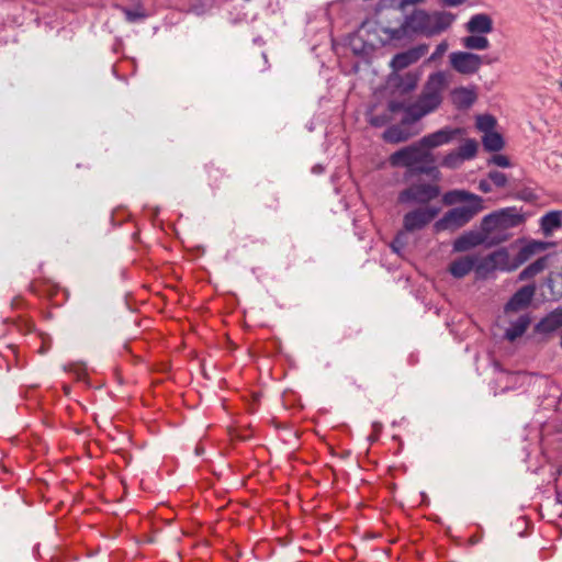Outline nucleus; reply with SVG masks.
I'll return each mask as SVG.
<instances>
[{"instance_id": "cd10ccee", "label": "nucleus", "mask_w": 562, "mask_h": 562, "mask_svg": "<svg viewBox=\"0 0 562 562\" xmlns=\"http://www.w3.org/2000/svg\"><path fill=\"white\" fill-rule=\"evenodd\" d=\"M397 113L398 112H391L390 104H389L387 109L382 114H370L369 123L372 126L381 127L383 125H386L389 122L395 120L394 115Z\"/></svg>"}, {"instance_id": "0eeeda50", "label": "nucleus", "mask_w": 562, "mask_h": 562, "mask_svg": "<svg viewBox=\"0 0 562 562\" xmlns=\"http://www.w3.org/2000/svg\"><path fill=\"white\" fill-rule=\"evenodd\" d=\"M440 195V188L430 182L418 181L409 184L398 193L397 201L404 205L429 206Z\"/></svg>"}, {"instance_id": "4468645a", "label": "nucleus", "mask_w": 562, "mask_h": 562, "mask_svg": "<svg viewBox=\"0 0 562 562\" xmlns=\"http://www.w3.org/2000/svg\"><path fill=\"white\" fill-rule=\"evenodd\" d=\"M465 27L471 34H488L493 31V20L485 13H477L470 18Z\"/></svg>"}, {"instance_id": "6e6552de", "label": "nucleus", "mask_w": 562, "mask_h": 562, "mask_svg": "<svg viewBox=\"0 0 562 562\" xmlns=\"http://www.w3.org/2000/svg\"><path fill=\"white\" fill-rule=\"evenodd\" d=\"M431 160V154L420 144V139L396 150L390 156V164L393 167L415 168Z\"/></svg>"}, {"instance_id": "c756f323", "label": "nucleus", "mask_w": 562, "mask_h": 562, "mask_svg": "<svg viewBox=\"0 0 562 562\" xmlns=\"http://www.w3.org/2000/svg\"><path fill=\"white\" fill-rule=\"evenodd\" d=\"M488 179L498 188H503L507 183L506 175L496 170L488 172Z\"/></svg>"}, {"instance_id": "c85d7f7f", "label": "nucleus", "mask_w": 562, "mask_h": 562, "mask_svg": "<svg viewBox=\"0 0 562 562\" xmlns=\"http://www.w3.org/2000/svg\"><path fill=\"white\" fill-rule=\"evenodd\" d=\"M496 125V120L494 116L490 114L479 115L476 117V127L479 131L484 134L494 132V127Z\"/></svg>"}, {"instance_id": "393cba45", "label": "nucleus", "mask_w": 562, "mask_h": 562, "mask_svg": "<svg viewBox=\"0 0 562 562\" xmlns=\"http://www.w3.org/2000/svg\"><path fill=\"white\" fill-rule=\"evenodd\" d=\"M483 146L488 151H498L504 146L502 136L496 132L486 133L482 137Z\"/></svg>"}, {"instance_id": "ddd939ff", "label": "nucleus", "mask_w": 562, "mask_h": 562, "mask_svg": "<svg viewBox=\"0 0 562 562\" xmlns=\"http://www.w3.org/2000/svg\"><path fill=\"white\" fill-rule=\"evenodd\" d=\"M427 50L426 45H419L415 48L396 54L391 60V67L394 70H402L416 63Z\"/></svg>"}, {"instance_id": "b1692460", "label": "nucleus", "mask_w": 562, "mask_h": 562, "mask_svg": "<svg viewBox=\"0 0 562 562\" xmlns=\"http://www.w3.org/2000/svg\"><path fill=\"white\" fill-rule=\"evenodd\" d=\"M547 267V257H542L526 267L519 274L520 280L533 278Z\"/></svg>"}, {"instance_id": "39448f33", "label": "nucleus", "mask_w": 562, "mask_h": 562, "mask_svg": "<svg viewBox=\"0 0 562 562\" xmlns=\"http://www.w3.org/2000/svg\"><path fill=\"white\" fill-rule=\"evenodd\" d=\"M527 215L521 209L508 206L485 215L482 220V231L491 235L496 231L515 228L524 224Z\"/></svg>"}, {"instance_id": "412c9836", "label": "nucleus", "mask_w": 562, "mask_h": 562, "mask_svg": "<svg viewBox=\"0 0 562 562\" xmlns=\"http://www.w3.org/2000/svg\"><path fill=\"white\" fill-rule=\"evenodd\" d=\"M562 225V213L551 211L544 214L540 220V227L546 235L551 234L554 229Z\"/></svg>"}, {"instance_id": "e433bc0d", "label": "nucleus", "mask_w": 562, "mask_h": 562, "mask_svg": "<svg viewBox=\"0 0 562 562\" xmlns=\"http://www.w3.org/2000/svg\"><path fill=\"white\" fill-rule=\"evenodd\" d=\"M479 189L484 193L491 192L492 190L491 184L485 180L480 181Z\"/></svg>"}, {"instance_id": "f3484780", "label": "nucleus", "mask_w": 562, "mask_h": 562, "mask_svg": "<svg viewBox=\"0 0 562 562\" xmlns=\"http://www.w3.org/2000/svg\"><path fill=\"white\" fill-rule=\"evenodd\" d=\"M531 323L529 314H522L517 319L509 323L508 328L505 331V338L509 341H515L521 337Z\"/></svg>"}, {"instance_id": "6ab92c4d", "label": "nucleus", "mask_w": 562, "mask_h": 562, "mask_svg": "<svg viewBox=\"0 0 562 562\" xmlns=\"http://www.w3.org/2000/svg\"><path fill=\"white\" fill-rule=\"evenodd\" d=\"M451 98L456 106L467 109L475 102L476 93L473 89L460 87L451 92Z\"/></svg>"}, {"instance_id": "423d86ee", "label": "nucleus", "mask_w": 562, "mask_h": 562, "mask_svg": "<svg viewBox=\"0 0 562 562\" xmlns=\"http://www.w3.org/2000/svg\"><path fill=\"white\" fill-rule=\"evenodd\" d=\"M383 44L384 41L378 36L376 26L363 25L349 37L348 48L355 56L367 61Z\"/></svg>"}, {"instance_id": "9d476101", "label": "nucleus", "mask_w": 562, "mask_h": 562, "mask_svg": "<svg viewBox=\"0 0 562 562\" xmlns=\"http://www.w3.org/2000/svg\"><path fill=\"white\" fill-rule=\"evenodd\" d=\"M451 67L459 74L473 75L482 65L481 56L470 52H453L449 55Z\"/></svg>"}, {"instance_id": "58836bf2", "label": "nucleus", "mask_w": 562, "mask_h": 562, "mask_svg": "<svg viewBox=\"0 0 562 562\" xmlns=\"http://www.w3.org/2000/svg\"><path fill=\"white\" fill-rule=\"evenodd\" d=\"M48 348H49V346H48V345L46 346V340H45V339H43V346H42V348L40 349V352L44 353V352H46V350H47Z\"/></svg>"}, {"instance_id": "4be33fe9", "label": "nucleus", "mask_w": 562, "mask_h": 562, "mask_svg": "<svg viewBox=\"0 0 562 562\" xmlns=\"http://www.w3.org/2000/svg\"><path fill=\"white\" fill-rule=\"evenodd\" d=\"M485 34H471L462 38V45L467 49L484 50L490 47V42Z\"/></svg>"}, {"instance_id": "f704fd0d", "label": "nucleus", "mask_w": 562, "mask_h": 562, "mask_svg": "<svg viewBox=\"0 0 562 562\" xmlns=\"http://www.w3.org/2000/svg\"><path fill=\"white\" fill-rule=\"evenodd\" d=\"M426 0H401L398 3V9L405 11L409 5H416L424 3Z\"/></svg>"}, {"instance_id": "bb28decb", "label": "nucleus", "mask_w": 562, "mask_h": 562, "mask_svg": "<svg viewBox=\"0 0 562 562\" xmlns=\"http://www.w3.org/2000/svg\"><path fill=\"white\" fill-rule=\"evenodd\" d=\"M479 244L477 237L474 234H464L453 241V250L465 251Z\"/></svg>"}, {"instance_id": "aec40b11", "label": "nucleus", "mask_w": 562, "mask_h": 562, "mask_svg": "<svg viewBox=\"0 0 562 562\" xmlns=\"http://www.w3.org/2000/svg\"><path fill=\"white\" fill-rule=\"evenodd\" d=\"M404 126L405 125L401 122V125H392L387 127L383 133V139L393 144L407 140L411 136H413V134L407 132Z\"/></svg>"}, {"instance_id": "f257e3e1", "label": "nucleus", "mask_w": 562, "mask_h": 562, "mask_svg": "<svg viewBox=\"0 0 562 562\" xmlns=\"http://www.w3.org/2000/svg\"><path fill=\"white\" fill-rule=\"evenodd\" d=\"M449 82V72L441 70L432 72L428 76L423 92L414 103L405 104L400 101H391L390 111L402 112L400 121L404 125L414 124L440 106L442 94L448 88Z\"/></svg>"}, {"instance_id": "2f4dec72", "label": "nucleus", "mask_w": 562, "mask_h": 562, "mask_svg": "<svg viewBox=\"0 0 562 562\" xmlns=\"http://www.w3.org/2000/svg\"><path fill=\"white\" fill-rule=\"evenodd\" d=\"M448 49V43L446 41H442L439 43L430 57L428 58V61H435L436 59L440 58Z\"/></svg>"}, {"instance_id": "7ed1b4c3", "label": "nucleus", "mask_w": 562, "mask_h": 562, "mask_svg": "<svg viewBox=\"0 0 562 562\" xmlns=\"http://www.w3.org/2000/svg\"><path fill=\"white\" fill-rule=\"evenodd\" d=\"M454 20L456 15L448 11L428 12L424 9H415L404 16L401 27L405 34L432 37L447 31Z\"/></svg>"}, {"instance_id": "473e14b6", "label": "nucleus", "mask_w": 562, "mask_h": 562, "mask_svg": "<svg viewBox=\"0 0 562 562\" xmlns=\"http://www.w3.org/2000/svg\"><path fill=\"white\" fill-rule=\"evenodd\" d=\"M491 162L502 168H507L510 166L509 159L505 155L501 154L493 156Z\"/></svg>"}, {"instance_id": "20e7f679", "label": "nucleus", "mask_w": 562, "mask_h": 562, "mask_svg": "<svg viewBox=\"0 0 562 562\" xmlns=\"http://www.w3.org/2000/svg\"><path fill=\"white\" fill-rule=\"evenodd\" d=\"M439 209L436 206H418L405 213L403 216V229L391 244L393 251L400 254L405 245L406 234L424 229L437 217Z\"/></svg>"}, {"instance_id": "c9c22d12", "label": "nucleus", "mask_w": 562, "mask_h": 562, "mask_svg": "<svg viewBox=\"0 0 562 562\" xmlns=\"http://www.w3.org/2000/svg\"><path fill=\"white\" fill-rule=\"evenodd\" d=\"M467 0H439V4L441 7H458L465 2Z\"/></svg>"}, {"instance_id": "72a5a7b5", "label": "nucleus", "mask_w": 562, "mask_h": 562, "mask_svg": "<svg viewBox=\"0 0 562 562\" xmlns=\"http://www.w3.org/2000/svg\"><path fill=\"white\" fill-rule=\"evenodd\" d=\"M382 428H383V425H382L381 423H379V422H374V423L372 424V434H371V435H369L368 440H369L370 442H374V441H376V440H378V438H379V435H380V432H381V430H382Z\"/></svg>"}, {"instance_id": "2eb2a0df", "label": "nucleus", "mask_w": 562, "mask_h": 562, "mask_svg": "<svg viewBox=\"0 0 562 562\" xmlns=\"http://www.w3.org/2000/svg\"><path fill=\"white\" fill-rule=\"evenodd\" d=\"M475 256H464L453 260L449 265V272L457 279H461L474 271Z\"/></svg>"}, {"instance_id": "1a4fd4ad", "label": "nucleus", "mask_w": 562, "mask_h": 562, "mask_svg": "<svg viewBox=\"0 0 562 562\" xmlns=\"http://www.w3.org/2000/svg\"><path fill=\"white\" fill-rule=\"evenodd\" d=\"M476 153L477 142L468 138L457 149L451 150L442 158L441 166L449 169H457L464 161L473 159Z\"/></svg>"}, {"instance_id": "f03ea898", "label": "nucleus", "mask_w": 562, "mask_h": 562, "mask_svg": "<svg viewBox=\"0 0 562 562\" xmlns=\"http://www.w3.org/2000/svg\"><path fill=\"white\" fill-rule=\"evenodd\" d=\"M446 205H456L437 221V231H456L471 222L484 210V199L463 189L447 191L442 196Z\"/></svg>"}, {"instance_id": "ea45409f", "label": "nucleus", "mask_w": 562, "mask_h": 562, "mask_svg": "<svg viewBox=\"0 0 562 562\" xmlns=\"http://www.w3.org/2000/svg\"><path fill=\"white\" fill-rule=\"evenodd\" d=\"M507 239V235H504L502 238H499L497 241L501 243V241H504Z\"/></svg>"}, {"instance_id": "4c0bfd02", "label": "nucleus", "mask_w": 562, "mask_h": 562, "mask_svg": "<svg viewBox=\"0 0 562 562\" xmlns=\"http://www.w3.org/2000/svg\"><path fill=\"white\" fill-rule=\"evenodd\" d=\"M312 171L314 173H321V172H323V167L321 165H316L313 167Z\"/></svg>"}, {"instance_id": "a19ab883", "label": "nucleus", "mask_w": 562, "mask_h": 562, "mask_svg": "<svg viewBox=\"0 0 562 562\" xmlns=\"http://www.w3.org/2000/svg\"><path fill=\"white\" fill-rule=\"evenodd\" d=\"M560 87H561V89H562V82L560 83Z\"/></svg>"}, {"instance_id": "9b49d317", "label": "nucleus", "mask_w": 562, "mask_h": 562, "mask_svg": "<svg viewBox=\"0 0 562 562\" xmlns=\"http://www.w3.org/2000/svg\"><path fill=\"white\" fill-rule=\"evenodd\" d=\"M463 135V130L459 127H442L434 133L420 138V144L430 153L431 149L448 145Z\"/></svg>"}, {"instance_id": "5701e85b", "label": "nucleus", "mask_w": 562, "mask_h": 562, "mask_svg": "<svg viewBox=\"0 0 562 562\" xmlns=\"http://www.w3.org/2000/svg\"><path fill=\"white\" fill-rule=\"evenodd\" d=\"M494 271H496L495 266L488 255L482 259L475 256L474 273L476 279H486Z\"/></svg>"}, {"instance_id": "a878e982", "label": "nucleus", "mask_w": 562, "mask_h": 562, "mask_svg": "<svg viewBox=\"0 0 562 562\" xmlns=\"http://www.w3.org/2000/svg\"><path fill=\"white\" fill-rule=\"evenodd\" d=\"M540 326L548 331H553L562 326V308L551 312L541 323Z\"/></svg>"}, {"instance_id": "7c9ffc66", "label": "nucleus", "mask_w": 562, "mask_h": 562, "mask_svg": "<svg viewBox=\"0 0 562 562\" xmlns=\"http://www.w3.org/2000/svg\"><path fill=\"white\" fill-rule=\"evenodd\" d=\"M121 10L125 14V18L128 22H136V21L145 18V14L139 10H131L127 8H121Z\"/></svg>"}, {"instance_id": "a211bd4d", "label": "nucleus", "mask_w": 562, "mask_h": 562, "mask_svg": "<svg viewBox=\"0 0 562 562\" xmlns=\"http://www.w3.org/2000/svg\"><path fill=\"white\" fill-rule=\"evenodd\" d=\"M546 249V244L543 241L531 240L528 241L525 246H522L516 257L514 258L516 268L520 267L527 260H529L533 255L539 251Z\"/></svg>"}, {"instance_id": "dca6fc26", "label": "nucleus", "mask_w": 562, "mask_h": 562, "mask_svg": "<svg viewBox=\"0 0 562 562\" xmlns=\"http://www.w3.org/2000/svg\"><path fill=\"white\" fill-rule=\"evenodd\" d=\"M495 270L510 272L516 270L514 258H510L509 252L506 248L497 249L488 254Z\"/></svg>"}, {"instance_id": "f8f14e48", "label": "nucleus", "mask_w": 562, "mask_h": 562, "mask_svg": "<svg viewBox=\"0 0 562 562\" xmlns=\"http://www.w3.org/2000/svg\"><path fill=\"white\" fill-rule=\"evenodd\" d=\"M536 293V286L528 284L514 293L505 305V313H516L527 308Z\"/></svg>"}]
</instances>
